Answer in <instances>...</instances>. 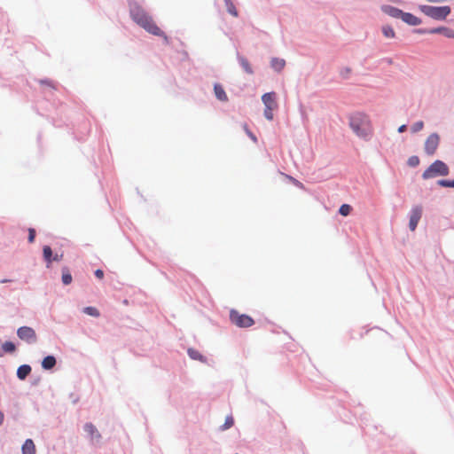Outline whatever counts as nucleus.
<instances>
[{"instance_id":"nucleus-1","label":"nucleus","mask_w":454,"mask_h":454,"mask_svg":"<svg viewBox=\"0 0 454 454\" xmlns=\"http://www.w3.org/2000/svg\"><path fill=\"white\" fill-rule=\"evenodd\" d=\"M129 12L132 20L148 33L156 36L166 37L153 18L141 6L132 4Z\"/></svg>"},{"instance_id":"nucleus-2","label":"nucleus","mask_w":454,"mask_h":454,"mask_svg":"<svg viewBox=\"0 0 454 454\" xmlns=\"http://www.w3.org/2000/svg\"><path fill=\"white\" fill-rule=\"evenodd\" d=\"M350 127L358 137L363 138H367L372 133L370 121L362 114H356L350 118Z\"/></svg>"},{"instance_id":"nucleus-3","label":"nucleus","mask_w":454,"mask_h":454,"mask_svg":"<svg viewBox=\"0 0 454 454\" xmlns=\"http://www.w3.org/2000/svg\"><path fill=\"white\" fill-rule=\"evenodd\" d=\"M419 10L426 16L436 20H443L450 13V8L449 6L420 5Z\"/></svg>"},{"instance_id":"nucleus-4","label":"nucleus","mask_w":454,"mask_h":454,"mask_svg":"<svg viewBox=\"0 0 454 454\" xmlns=\"http://www.w3.org/2000/svg\"><path fill=\"white\" fill-rule=\"evenodd\" d=\"M450 172L449 167L442 160L433 162L422 174L424 179H429L437 176H448Z\"/></svg>"},{"instance_id":"nucleus-5","label":"nucleus","mask_w":454,"mask_h":454,"mask_svg":"<svg viewBox=\"0 0 454 454\" xmlns=\"http://www.w3.org/2000/svg\"><path fill=\"white\" fill-rule=\"evenodd\" d=\"M230 320L233 325L240 328H247L254 324V320L250 316L240 314L236 309L230 311Z\"/></svg>"},{"instance_id":"nucleus-6","label":"nucleus","mask_w":454,"mask_h":454,"mask_svg":"<svg viewBox=\"0 0 454 454\" xmlns=\"http://www.w3.org/2000/svg\"><path fill=\"white\" fill-rule=\"evenodd\" d=\"M440 137L437 133L430 134L425 141L424 150L427 155H434L439 146Z\"/></svg>"},{"instance_id":"nucleus-7","label":"nucleus","mask_w":454,"mask_h":454,"mask_svg":"<svg viewBox=\"0 0 454 454\" xmlns=\"http://www.w3.org/2000/svg\"><path fill=\"white\" fill-rule=\"evenodd\" d=\"M18 337L27 342V343H35L36 341V333L35 330L28 326H21L17 331Z\"/></svg>"},{"instance_id":"nucleus-8","label":"nucleus","mask_w":454,"mask_h":454,"mask_svg":"<svg viewBox=\"0 0 454 454\" xmlns=\"http://www.w3.org/2000/svg\"><path fill=\"white\" fill-rule=\"evenodd\" d=\"M423 208L421 206H414L410 214L409 228L411 231H414L418 226V223L422 216Z\"/></svg>"},{"instance_id":"nucleus-9","label":"nucleus","mask_w":454,"mask_h":454,"mask_svg":"<svg viewBox=\"0 0 454 454\" xmlns=\"http://www.w3.org/2000/svg\"><path fill=\"white\" fill-rule=\"evenodd\" d=\"M262 101L265 106V108L270 107L273 109L278 108V104L276 101V94L275 92H268L262 95Z\"/></svg>"},{"instance_id":"nucleus-10","label":"nucleus","mask_w":454,"mask_h":454,"mask_svg":"<svg viewBox=\"0 0 454 454\" xmlns=\"http://www.w3.org/2000/svg\"><path fill=\"white\" fill-rule=\"evenodd\" d=\"M401 20L411 26H417L421 23V20L419 18L416 17L415 15L410 12H403Z\"/></svg>"},{"instance_id":"nucleus-11","label":"nucleus","mask_w":454,"mask_h":454,"mask_svg":"<svg viewBox=\"0 0 454 454\" xmlns=\"http://www.w3.org/2000/svg\"><path fill=\"white\" fill-rule=\"evenodd\" d=\"M428 33L430 34H442L448 38H453L454 39V30L450 29L449 27H441L437 28H433L428 30Z\"/></svg>"},{"instance_id":"nucleus-12","label":"nucleus","mask_w":454,"mask_h":454,"mask_svg":"<svg viewBox=\"0 0 454 454\" xmlns=\"http://www.w3.org/2000/svg\"><path fill=\"white\" fill-rule=\"evenodd\" d=\"M22 454H35V445L31 439H27L21 447Z\"/></svg>"},{"instance_id":"nucleus-13","label":"nucleus","mask_w":454,"mask_h":454,"mask_svg":"<svg viewBox=\"0 0 454 454\" xmlns=\"http://www.w3.org/2000/svg\"><path fill=\"white\" fill-rule=\"evenodd\" d=\"M84 430L90 436V438L92 440H94V439L99 440L100 437H101V435L98 433V431L96 428V427L93 424H91V423L85 424Z\"/></svg>"},{"instance_id":"nucleus-14","label":"nucleus","mask_w":454,"mask_h":454,"mask_svg":"<svg viewBox=\"0 0 454 454\" xmlns=\"http://www.w3.org/2000/svg\"><path fill=\"white\" fill-rule=\"evenodd\" d=\"M214 90H215V97L217 98V99H219L220 101H223V102H225L228 100V97H227L225 90L222 85L215 84Z\"/></svg>"},{"instance_id":"nucleus-15","label":"nucleus","mask_w":454,"mask_h":454,"mask_svg":"<svg viewBox=\"0 0 454 454\" xmlns=\"http://www.w3.org/2000/svg\"><path fill=\"white\" fill-rule=\"evenodd\" d=\"M384 12L394 18H402L403 12L392 6H386Z\"/></svg>"},{"instance_id":"nucleus-16","label":"nucleus","mask_w":454,"mask_h":454,"mask_svg":"<svg viewBox=\"0 0 454 454\" xmlns=\"http://www.w3.org/2000/svg\"><path fill=\"white\" fill-rule=\"evenodd\" d=\"M286 65V61L283 59L274 58L271 60V67L278 72H280Z\"/></svg>"},{"instance_id":"nucleus-17","label":"nucleus","mask_w":454,"mask_h":454,"mask_svg":"<svg viewBox=\"0 0 454 454\" xmlns=\"http://www.w3.org/2000/svg\"><path fill=\"white\" fill-rule=\"evenodd\" d=\"M55 364H56V359L53 356H46L42 362V366L44 369H51L55 366Z\"/></svg>"},{"instance_id":"nucleus-18","label":"nucleus","mask_w":454,"mask_h":454,"mask_svg":"<svg viewBox=\"0 0 454 454\" xmlns=\"http://www.w3.org/2000/svg\"><path fill=\"white\" fill-rule=\"evenodd\" d=\"M43 258L48 263L47 267H49L50 264L52 262V258H53L52 250L49 246H44L43 249Z\"/></svg>"},{"instance_id":"nucleus-19","label":"nucleus","mask_w":454,"mask_h":454,"mask_svg":"<svg viewBox=\"0 0 454 454\" xmlns=\"http://www.w3.org/2000/svg\"><path fill=\"white\" fill-rule=\"evenodd\" d=\"M16 349L14 343L12 341L2 342V356L5 353H12Z\"/></svg>"},{"instance_id":"nucleus-20","label":"nucleus","mask_w":454,"mask_h":454,"mask_svg":"<svg viewBox=\"0 0 454 454\" xmlns=\"http://www.w3.org/2000/svg\"><path fill=\"white\" fill-rule=\"evenodd\" d=\"M224 3H225L227 12L232 16L238 17L239 12H238L233 2L231 0H224Z\"/></svg>"},{"instance_id":"nucleus-21","label":"nucleus","mask_w":454,"mask_h":454,"mask_svg":"<svg viewBox=\"0 0 454 454\" xmlns=\"http://www.w3.org/2000/svg\"><path fill=\"white\" fill-rule=\"evenodd\" d=\"M382 34L386 38H394L395 36V32L392 27L388 25H385L382 27Z\"/></svg>"},{"instance_id":"nucleus-22","label":"nucleus","mask_w":454,"mask_h":454,"mask_svg":"<svg viewBox=\"0 0 454 454\" xmlns=\"http://www.w3.org/2000/svg\"><path fill=\"white\" fill-rule=\"evenodd\" d=\"M62 282L64 285H69L72 282V275L67 269L63 270Z\"/></svg>"},{"instance_id":"nucleus-23","label":"nucleus","mask_w":454,"mask_h":454,"mask_svg":"<svg viewBox=\"0 0 454 454\" xmlns=\"http://www.w3.org/2000/svg\"><path fill=\"white\" fill-rule=\"evenodd\" d=\"M351 210L352 207L348 204H343L340 206L339 213L343 216H347L350 214Z\"/></svg>"},{"instance_id":"nucleus-24","label":"nucleus","mask_w":454,"mask_h":454,"mask_svg":"<svg viewBox=\"0 0 454 454\" xmlns=\"http://www.w3.org/2000/svg\"><path fill=\"white\" fill-rule=\"evenodd\" d=\"M83 311L90 316L98 317H99V311L95 307H86L84 308Z\"/></svg>"},{"instance_id":"nucleus-25","label":"nucleus","mask_w":454,"mask_h":454,"mask_svg":"<svg viewBox=\"0 0 454 454\" xmlns=\"http://www.w3.org/2000/svg\"><path fill=\"white\" fill-rule=\"evenodd\" d=\"M437 184L442 186V187L454 188V180H444V179H442V180H439L437 182Z\"/></svg>"},{"instance_id":"nucleus-26","label":"nucleus","mask_w":454,"mask_h":454,"mask_svg":"<svg viewBox=\"0 0 454 454\" xmlns=\"http://www.w3.org/2000/svg\"><path fill=\"white\" fill-rule=\"evenodd\" d=\"M240 64H241L243 69L247 73H248V74H252L253 73L252 67H251L249 62L246 59H240Z\"/></svg>"},{"instance_id":"nucleus-27","label":"nucleus","mask_w":454,"mask_h":454,"mask_svg":"<svg viewBox=\"0 0 454 454\" xmlns=\"http://www.w3.org/2000/svg\"><path fill=\"white\" fill-rule=\"evenodd\" d=\"M423 128H424V122L422 121H419L411 126V130L413 133H417V132L420 131Z\"/></svg>"},{"instance_id":"nucleus-28","label":"nucleus","mask_w":454,"mask_h":454,"mask_svg":"<svg viewBox=\"0 0 454 454\" xmlns=\"http://www.w3.org/2000/svg\"><path fill=\"white\" fill-rule=\"evenodd\" d=\"M233 424H234L233 418L231 416H228L225 419L224 424L222 426V429L226 430V429L231 427L233 426Z\"/></svg>"},{"instance_id":"nucleus-29","label":"nucleus","mask_w":454,"mask_h":454,"mask_svg":"<svg viewBox=\"0 0 454 454\" xmlns=\"http://www.w3.org/2000/svg\"><path fill=\"white\" fill-rule=\"evenodd\" d=\"M188 354L192 359H196V360L202 359V356L200 355V353L198 350L190 348L188 350Z\"/></svg>"},{"instance_id":"nucleus-30","label":"nucleus","mask_w":454,"mask_h":454,"mask_svg":"<svg viewBox=\"0 0 454 454\" xmlns=\"http://www.w3.org/2000/svg\"><path fill=\"white\" fill-rule=\"evenodd\" d=\"M408 164L411 167H416L419 164V159L418 156H411L408 160Z\"/></svg>"},{"instance_id":"nucleus-31","label":"nucleus","mask_w":454,"mask_h":454,"mask_svg":"<svg viewBox=\"0 0 454 454\" xmlns=\"http://www.w3.org/2000/svg\"><path fill=\"white\" fill-rule=\"evenodd\" d=\"M275 109L268 107L264 109V116L267 120L271 121L273 119V111Z\"/></svg>"},{"instance_id":"nucleus-32","label":"nucleus","mask_w":454,"mask_h":454,"mask_svg":"<svg viewBox=\"0 0 454 454\" xmlns=\"http://www.w3.org/2000/svg\"><path fill=\"white\" fill-rule=\"evenodd\" d=\"M35 238V231L33 228L28 229V242L33 243Z\"/></svg>"},{"instance_id":"nucleus-33","label":"nucleus","mask_w":454,"mask_h":454,"mask_svg":"<svg viewBox=\"0 0 454 454\" xmlns=\"http://www.w3.org/2000/svg\"><path fill=\"white\" fill-rule=\"evenodd\" d=\"M31 371H17L19 379L25 380Z\"/></svg>"},{"instance_id":"nucleus-34","label":"nucleus","mask_w":454,"mask_h":454,"mask_svg":"<svg viewBox=\"0 0 454 454\" xmlns=\"http://www.w3.org/2000/svg\"><path fill=\"white\" fill-rule=\"evenodd\" d=\"M245 130H246L247 134L251 137V139H252L254 142H256V141H257L256 137H255L252 132H250V131L248 130V129H247V125H245Z\"/></svg>"},{"instance_id":"nucleus-35","label":"nucleus","mask_w":454,"mask_h":454,"mask_svg":"<svg viewBox=\"0 0 454 454\" xmlns=\"http://www.w3.org/2000/svg\"><path fill=\"white\" fill-rule=\"evenodd\" d=\"M95 276H96L98 278H100V279H101V278H103V277H104V271H103L102 270L98 269V270H97L95 271Z\"/></svg>"},{"instance_id":"nucleus-36","label":"nucleus","mask_w":454,"mask_h":454,"mask_svg":"<svg viewBox=\"0 0 454 454\" xmlns=\"http://www.w3.org/2000/svg\"><path fill=\"white\" fill-rule=\"evenodd\" d=\"M63 258V254H55L52 258V262L53 261H56V262H59V261H61Z\"/></svg>"},{"instance_id":"nucleus-37","label":"nucleus","mask_w":454,"mask_h":454,"mask_svg":"<svg viewBox=\"0 0 454 454\" xmlns=\"http://www.w3.org/2000/svg\"><path fill=\"white\" fill-rule=\"evenodd\" d=\"M406 130V125H402L398 128V132L402 133V132H404Z\"/></svg>"},{"instance_id":"nucleus-38","label":"nucleus","mask_w":454,"mask_h":454,"mask_svg":"<svg viewBox=\"0 0 454 454\" xmlns=\"http://www.w3.org/2000/svg\"><path fill=\"white\" fill-rule=\"evenodd\" d=\"M18 369H21V370L31 369V367L27 364H23V365H20Z\"/></svg>"},{"instance_id":"nucleus-39","label":"nucleus","mask_w":454,"mask_h":454,"mask_svg":"<svg viewBox=\"0 0 454 454\" xmlns=\"http://www.w3.org/2000/svg\"><path fill=\"white\" fill-rule=\"evenodd\" d=\"M4 413L0 411V426L2 425L3 421H4Z\"/></svg>"}]
</instances>
